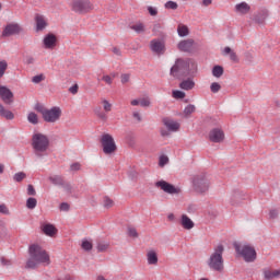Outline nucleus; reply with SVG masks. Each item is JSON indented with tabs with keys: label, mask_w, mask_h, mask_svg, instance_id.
<instances>
[{
	"label": "nucleus",
	"mask_w": 280,
	"mask_h": 280,
	"mask_svg": "<svg viewBox=\"0 0 280 280\" xmlns=\"http://www.w3.org/2000/svg\"><path fill=\"white\" fill-rule=\"evenodd\" d=\"M28 261H26V268L35 269L39 265H49V255L38 244H32L28 247Z\"/></svg>",
	"instance_id": "1"
},
{
	"label": "nucleus",
	"mask_w": 280,
	"mask_h": 280,
	"mask_svg": "<svg viewBox=\"0 0 280 280\" xmlns=\"http://www.w3.org/2000/svg\"><path fill=\"white\" fill-rule=\"evenodd\" d=\"M224 246L222 244H218L213 248L212 255H210L207 260V266H209L210 270L222 272L224 270Z\"/></svg>",
	"instance_id": "2"
},
{
	"label": "nucleus",
	"mask_w": 280,
	"mask_h": 280,
	"mask_svg": "<svg viewBox=\"0 0 280 280\" xmlns=\"http://www.w3.org/2000/svg\"><path fill=\"white\" fill-rule=\"evenodd\" d=\"M31 145L36 156H45L49 150V137L44 133L36 132L32 136Z\"/></svg>",
	"instance_id": "3"
},
{
	"label": "nucleus",
	"mask_w": 280,
	"mask_h": 280,
	"mask_svg": "<svg viewBox=\"0 0 280 280\" xmlns=\"http://www.w3.org/2000/svg\"><path fill=\"white\" fill-rule=\"evenodd\" d=\"M190 74L189 60L183 58L176 59L174 66L171 68V75L176 78V80H183V78H189Z\"/></svg>",
	"instance_id": "4"
},
{
	"label": "nucleus",
	"mask_w": 280,
	"mask_h": 280,
	"mask_svg": "<svg viewBox=\"0 0 280 280\" xmlns=\"http://www.w3.org/2000/svg\"><path fill=\"white\" fill-rule=\"evenodd\" d=\"M235 253L238 254V256H242L243 260L247 264L255 262L256 260V250L253 246H249L248 244H234Z\"/></svg>",
	"instance_id": "5"
},
{
	"label": "nucleus",
	"mask_w": 280,
	"mask_h": 280,
	"mask_svg": "<svg viewBox=\"0 0 280 280\" xmlns=\"http://www.w3.org/2000/svg\"><path fill=\"white\" fill-rule=\"evenodd\" d=\"M70 8L75 14H89L93 10V3L90 0H72Z\"/></svg>",
	"instance_id": "6"
},
{
	"label": "nucleus",
	"mask_w": 280,
	"mask_h": 280,
	"mask_svg": "<svg viewBox=\"0 0 280 280\" xmlns=\"http://www.w3.org/2000/svg\"><path fill=\"white\" fill-rule=\"evenodd\" d=\"M101 145L103 148L104 154H115V152H117L115 138H113L109 133H104L101 137Z\"/></svg>",
	"instance_id": "7"
},
{
	"label": "nucleus",
	"mask_w": 280,
	"mask_h": 280,
	"mask_svg": "<svg viewBox=\"0 0 280 280\" xmlns=\"http://www.w3.org/2000/svg\"><path fill=\"white\" fill-rule=\"evenodd\" d=\"M209 187H210V182L209 179H207V177L197 176L192 178V189H195L197 194H200V195L206 194V191L209 190Z\"/></svg>",
	"instance_id": "8"
},
{
	"label": "nucleus",
	"mask_w": 280,
	"mask_h": 280,
	"mask_svg": "<svg viewBox=\"0 0 280 280\" xmlns=\"http://www.w3.org/2000/svg\"><path fill=\"white\" fill-rule=\"evenodd\" d=\"M60 117H62V109H60V107L58 106H55L46 110V113L43 116V119L47 124H56V121H60Z\"/></svg>",
	"instance_id": "9"
},
{
	"label": "nucleus",
	"mask_w": 280,
	"mask_h": 280,
	"mask_svg": "<svg viewBox=\"0 0 280 280\" xmlns=\"http://www.w3.org/2000/svg\"><path fill=\"white\" fill-rule=\"evenodd\" d=\"M155 187L160 188L167 195H176L177 196V195L182 194V189L179 187H176L165 180L156 182Z\"/></svg>",
	"instance_id": "10"
},
{
	"label": "nucleus",
	"mask_w": 280,
	"mask_h": 280,
	"mask_svg": "<svg viewBox=\"0 0 280 280\" xmlns=\"http://www.w3.org/2000/svg\"><path fill=\"white\" fill-rule=\"evenodd\" d=\"M19 34H23V28L19 23L7 24L2 32L3 38H8L10 36H19Z\"/></svg>",
	"instance_id": "11"
},
{
	"label": "nucleus",
	"mask_w": 280,
	"mask_h": 280,
	"mask_svg": "<svg viewBox=\"0 0 280 280\" xmlns=\"http://www.w3.org/2000/svg\"><path fill=\"white\" fill-rule=\"evenodd\" d=\"M0 100L8 106L14 103V93L5 85H0Z\"/></svg>",
	"instance_id": "12"
},
{
	"label": "nucleus",
	"mask_w": 280,
	"mask_h": 280,
	"mask_svg": "<svg viewBox=\"0 0 280 280\" xmlns=\"http://www.w3.org/2000/svg\"><path fill=\"white\" fill-rule=\"evenodd\" d=\"M189 75L190 77L184 79L179 83V89H182V91H194V89L196 88V81H194V78H196V71L190 72Z\"/></svg>",
	"instance_id": "13"
},
{
	"label": "nucleus",
	"mask_w": 280,
	"mask_h": 280,
	"mask_svg": "<svg viewBox=\"0 0 280 280\" xmlns=\"http://www.w3.org/2000/svg\"><path fill=\"white\" fill-rule=\"evenodd\" d=\"M208 139L212 143H222L224 141V131L220 128H213L210 130Z\"/></svg>",
	"instance_id": "14"
},
{
	"label": "nucleus",
	"mask_w": 280,
	"mask_h": 280,
	"mask_svg": "<svg viewBox=\"0 0 280 280\" xmlns=\"http://www.w3.org/2000/svg\"><path fill=\"white\" fill-rule=\"evenodd\" d=\"M150 49L151 51H153V54L162 56L163 54H165V43L161 39H153L150 43Z\"/></svg>",
	"instance_id": "15"
},
{
	"label": "nucleus",
	"mask_w": 280,
	"mask_h": 280,
	"mask_svg": "<svg viewBox=\"0 0 280 280\" xmlns=\"http://www.w3.org/2000/svg\"><path fill=\"white\" fill-rule=\"evenodd\" d=\"M269 16L268 9H261L253 15V21L256 25H266V19Z\"/></svg>",
	"instance_id": "16"
},
{
	"label": "nucleus",
	"mask_w": 280,
	"mask_h": 280,
	"mask_svg": "<svg viewBox=\"0 0 280 280\" xmlns=\"http://www.w3.org/2000/svg\"><path fill=\"white\" fill-rule=\"evenodd\" d=\"M57 43H58V37H56V35L52 33H48L43 39L45 49H54Z\"/></svg>",
	"instance_id": "17"
},
{
	"label": "nucleus",
	"mask_w": 280,
	"mask_h": 280,
	"mask_svg": "<svg viewBox=\"0 0 280 280\" xmlns=\"http://www.w3.org/2000/svg\"><path fill=\"white\" fill-rule=\"evenodd\" d=\"M50 183L57 187H61L65 189V191L70 192L71 191V185L68 182H65L62 177L60 176H54L49 177Z\"/></svg>",
	"instance_id": "18"
},
{
	"label": "nucleus",
	"mask_w": 280,
	"mask_h": 280,
	"mask_svg": "<svg viewBox=\"0 0 280 280\" xmlns=\"http://www.w3.org/2000/svg\"><path fill=\"white\" fill-rule=\"evenodd\" d=\"M234 12L240 16H246V14H250V4L248 2L237 3L234 7Z\"/></svg>",
	"instance_id": "19"
},
{
	"label": "nucleus",
	"mask_w": 280,
	"mask_h": 280,
	"mask_svg": "<svg viewBox=\"0 0 280 280\" xmlns=\"http://www.w3.org/2000/svg\"><path fill=\"white\" fill-rule=\"evenodd\" d=\"M177 48L179 51L189 54L194 50V39H184L178 43Z\"/></svg>",
	"instance_id": "20"
},
{
	"label": "nucleus",
	"mask_w": 280,
	"mask_h": 280,
	"mask_svg": "<svg viewBox=\"0 0 280 280\" xmlns=\"http://www.w3.org/2000/svg\"><path fill=\"white\" fill-rule=\"evenodd\" d=\"M163 124L167 128V130H170L171 132H176L180 128V124H178L177 121H174L171 118H163Z\"/></svg>",
	"instance_id": "21"
},
{
	"label": "nucleus",
	"mask_w": 280,
	"mask_h": 280,
	"mask_svg": "<svg viewBox=\"0 0 280 280\" xmlns=\"http://www.w3.org/2000/svg\"><path fill=\"white\" fill-rule=\"evenodd\" d=\"M35 23H36V32H43V30L47 27V20H45L44 15L36 14Z\"/></svg>",
	"instance_id": "22"
},
{
	"label": "nucleus",
	"mask_w": 280,
	"mask_h": 280,
	"mask_svg": "<svg viewBox=\"0 0 280 280\" xmlns=\"http://www.w3.org/2000/svg\"><path fill=\"white\" fill-rule=\"evenodd\" d=\"M244 200V194L241 190H234L231 194L230 202L232 206H237Z\"/></svg>",
	"instance_id": "23"
},
{
	"label": "nucleus",
	"mask_w": 280,
	"mask_h": 280,
	"mask_svg": "<svg viewBox=\"0 0 280 280\" xmlns=\"http://www.w3.org/2000/svg\"><path fill=\"white\" fill-rule=\"evenodd\" d=\"M180 225L186 230L189 231L195 228V222L187 214H182Z\"/></svg>",
	"instance_id": "24"
},
{
	"label": "nucleus",
	"mask_w": 280,
	"mask_h": 280,
	"mask_svg": "<svg viewBox=\"0 0 280 280\" xmlns=\"http://www.w3.org/2000/svg\"><path fill=\"white\" fill-rule=\"evenodd\" d=\"M0 117H3L4 119L12 120L14 119V113H12L10 109H5V106L0 103Z\"/></svg>",
	"instance_id": "25"
},
{
	"label": "nucleus",
	"mask_w": 280,
	"mask_h": 280,
	"mask_svg": "<svg viewBox=\"0 0 280 280\" xmlns=\"http://www.w3.org/2000/svg\"><path fill=\"white\" fill-rule=\"evenodd\" d=\"M223 56H230V60H232V62H240L237 54L229 46L223 49Z\"/></svg>",
	"instance_id": "26"
},
{
	"label": "nucleus",
	"mask_w": 280,
	"mask_h": 280,
	"mask_svg": "<svg viewBox=\"0 0 280 280\" xmlns=\"http://www.w3.org/2000/svg\"><path fill=\"white\" fill-rule=\"evenodd\" d=\"M147 262L150 266H155L156 264H159V256H156L155 252L150 250L149 253H147Z\"/></svg>",
	"instance_id": "27"
},
{
	"label": "nucleus",
	"mask_w": 280,
	"mask_h": 280,
	"mask_svg": "<svg viewBox=\"0 0 280 280\" xmlns=\"http://www.w3.org/2000/svg\"><path fill=\"white\" fill-rule=\"evenodd\" d=\"M43 233L46 234V236L52 237L54 235H56V226H54L52 224H44Z\"/></svg>",
	"instance_id": "28"
},
{
	"label": "nucleus",
	"mask_w": 280,
	"mask_h": 280,
	"mask_svg": "<svg viewBox=\"0 0 280 280\" xmlns=\"http://www.w3.org/2000/svg\"><path fill=\"white\" fill-rule=\"evenodd\" d=\"M264 278H266V280H272L275 278H280V269L278 270H266L264 271Z\"/></svg>",
	"instance_id": "29"
},
{
	"label": "nucleus",
	"mask_w": 280,
	"mask_h": 280,
	"mask_svg": "<svg viewBox=\"0 0 280 280\" xmlns=\"http://www.w3.org/2000/svg\"><path fill=\"white\" fill-rule=\"evenodd\" d=\"M212 75L214 78H222L224 75V68L222 66H214L212 68Z\"/></svg>",
	"instance_id": "30"
},
{
	"label": "nucleus",
	"mask_w": 280,
	"mask_h": 280,
	"mask_svg": "<svg viewBox=\"0 0 280 280\" xmlns=\"http://www.w3.org/2000/svg\"><path fill=\"white\" fill-rule=\"evenodd\" d=\"M177 34L182 37L189 36V27H187V25L179 24L177 27Z\"/></svg>",
	"instance_id": "31"
},
{
	"label": "nucleus",
	"mask_w": 280,
	"mask_h": 280,
	"mask_svg": "<svg viewBox=\"0 0 280 280\" xmlns=\"http://www.w3.org/2000/svg\"><path fill=\"white\" fill-rule=\"evenodd\" d=\"M27 121L28 124H32L33 126H37L38 124V114L31 112L27 115Z\"/></svg>",
	"instance_id": "32"
},
{
	"label": "nucleus",
	"mask_w": 280,
	"mask_h": 280,
	"mask_svg": "<svg viewBox=\"0 0 280 280\" xmlns=\"http://www.w3.org/2000/svg\"><path fill=\"white\" fill-rule=\"evenodd\" d=\"M192 113H196V105H187L184 109V117H191Z\"/></svg>",
	"instance_id": "33"
},
{
	"label": "nucleus",
	"mask_w": 280,
	"mask_h": 280,
	"mask_svg": "<svg viewBox=\"0 0 280 280\" xmlns=\"http://www.w3.org/2000/svg\"><path fill=\"white\" fill-rule=\"evenodd\" d=\"M94 114L98 117V119H102V121H106L108 119V116L102 112V107H95Z\"/></svg>",
	"instance_id": "34"
},
{
	"label": "nucleus",
	"mask_w": 280,
	"mask_h": 280,
	"mask_svg": "<svg viewBox=\"0 0 280 280\" xmlns=\"http://www.w3.org/2000/svg\"><path fill=\"white\" fill-rule=\"evenodd\" d=\"M130 30H133V32H136L137 34H143V32H145V26L143 25V23H139L136 25H131Z\"/></svg>",
	"instance_id": "35"
},
{
	"label": "nucleus",
	"mask_w": 280,
	"mask_h": 280,
	"mask_svg": "<svg viewBox=\"0 0 280 280\" xmlns=\"http://www.w3.org/2000/svg\"><path fill=\"white\" fill-rule=\"evenodd\" d=\"M34 110H36L37 113H39L42 115V117H44L45 113H47V108L45 105L40 104V103H36L34 106Z\"/></svg>",
	"instance_id": "36"
},
{
	"label": "nucleus",
	"mask_w": 280,
	"mask_h": 280,
	"mask_svg": "<svg viewBox=\"0 0 280 280\" xmlns=\"http://www.w3.org/2000/svg\"><path fill=\"white\" fill-rule=\"evenodd\" d=\"M37 201L34 197L26 199V209L34 210L36 208Z\"/></svg>",
	"instance_id": "37"
},
{
	"label": "nucleus",
	"mask_w": 280,
	"mask_h": 280,
	"mask_svg": "<svg viewBox=\"0 0 280 280\" xmlns=\"http://www.w3.org/2000/svg\"><path fill=\"white\" fill-rule=\"evenodd\" d=\"M5 71H8V61L0 60V79L5 75Z\"/></svg>",
	"instance_id": "38"
},
{
	"label": "nucleus",
	"mask_w": 280,
	"mask_h": 280,
	"mask_svg": "<svg viewBox=\"0 0 280 280\" xmlns=\"http://www.w3.org/2000/svg\"><path fill=\"white\" fill-rule=\"evenodd\" d=\"M162 30H163V25H162L161 23H155V24L153 25L152 32H154V34H155L156 36H163Z\"/></svg>",
	"instance_id": "39"
},
{
	"label": "nucleus",
	"mask_w": 280,
	"mask_h": 280,
	"mask_svg": "<svg viewBox=\"0 0 280 280\" xmlns=\"http://www.w3.org/2000/svg\"><path fill=\"white\" fill-rule=\"evenodd\" d=\"M107 248H109V244L105 242H98V244L96 245V249L98 250V253H104L107 250Z\"/></svg>",
	"instance_id": "40"
},
{
	"label": "nucleus",
	"mask_w": 280,
	"mask_h": 280,
	"mask_svg": "<svg viewBox=\"0 0 280 280\" xmlns=\"http://www.w3.org/2000/svg\"><path fill=\"white\" fill-rule=\"evenodd\" d=\"M221 89H222V85H220V83L218 82H213L210 85L211 93H220Z\"/></svg>",
	"instance_id": "41"
},
{
	"label": "nucleus",
	"mask_w": 280,
	"mask_h": 280,
	"mask_svg": "<svg viewBox=\"0 0 280 280\" xmlns=\"http://www.w3.org/2000/svg\"><path fill=\"white\" fill-rule=\"evenodd\" d=\"M82 249L85 252H91L93 248V245L91 242H89L88 240H83L82 245H81Z\"/></svg>",
	"instance_id": "42"
},
{
	"label": "nucleus",
	"mask_w": 280,
	"mask_h": 280,
	"mask_svg": "<svg viewBox=\"0 0 280 280\" xmlns=\"http://www.w3.org/2000/svg\"><path fill=\"white\" fill-rule=\"evenodd\" d=\"M167 163H170V158H167V155H161L159 159L160 167H165V165H167Z\"/></svg>",
	"instance_id": "43"
},
{
	"label": "nucleus",
	"mask_w": 280,
	"mask_h": 280,
	"mask_svg": "<svg viewBox=\"0 0 280 280\" xmlns=\"http://www.w3.org/2000/svg\"><path fill=\"white\" fill-rule=\"evenodd\" d=\"M185 92L180 90L173 91V97H175V100H185Z\"/></svg>",
	"instance_id": "44"
},
{
	"label": "nucleus",
	"mask_w": 280,
	"mask_h": 280,
	"mask_svg": "<svg viewBox=\"0 0 280 280\" xmlns=\"http://www.w3.org/2000/svg\"><path fill=\"white\" fill-rule=\"evenodd\" d=\"M102 102L105 113H110L113 110V104H110V102H108L107 100H103Z\"/></svg>",
	"instance_id": "45"
},
{
	"label": "nucleus",
	"mask_w": 280,
	"mask_h": 280,
	"mask_svg": "<svg viewBox=\"0 0 280 280\" xmlns=\"http://www.w3.org/2000/svg\"><path fill=\"white\" fill-rule=\"evenodd\" d=\"M164 7L166 10H178V3L174 1H167Z\"/></svg>",
	"instance_id": "46"
},
{
	"label": "nucleus",
	"mask_w": 280,
	"mask_h": 280,
	"mask_svg": "<svg viewBox=\"0 0 280 280\" xmlns=\"http://www.w3.org/2000/svg\"><path fill=\"white\" fill-rule=\"evenodd\" d=\"M128 236L131 237V238H138L139 234H138V232L136 231L135 228L129 226L128 228Z\"/></svg>",
	"instance_id": "47"
},
{
	"label": "nucleus",
	"mask_w": 280,
	"mask_h": 280,
	"mask_svg": "<svg viewBox=\"0 0 280 280\" xmlns=\"http://www.w3.org/2000/svg\"><path fill=\"white\" fill-rule=\"evenodd\" d=\"M43 80H45V74H37L32 78V82L34 84H40V82H43Z\"/></svg>",
	"instance_id": "48"
},
{
	"label": "nucleus",
	"mask_w": 280,
	"mask_h": 280,
	"mask_svg": "<svg viewBox=\"0 0 280 280\" xmlns=\"http://www.w3.org/2000/svg\"><path fill=\"white\" fill-rule=\"evenodd\" d=\"M120 82L121 84H128L130 82V73H122L120 75Z\"/></svg>",
	"instance_id": "49"
},
{
	"label": "nucleus",
	"mask_w": 280,
	"mask_h": 280,
	"mask_svg": "<svg viewBox=\"0 0 280 280\" xmlns=\"http://www.w3.org/2000/svg\"><path fill=\"white\" fill-rule=\"evenodd\" d=\"M114 206L113 199H109V197H104V208L109 209Z\"/></svg>",
	"instance_id": "50"
},
{
	"label": "nucleus",
	"mask_w": 280,
	"mask_h": 280,
	"mask_svg": "<svg viewBox=\"0 0 280 280\" xmlns=\"http://www.w3.org/2000/svg\"><path fill=\"white\" fill-rule=\"evenodd\" d=\"M186 211L188 212V214H195L196 211H198V207L196 205H188Z\"/></svg>",
	"instance_id": "51"
},
{
	"label": "nucleus",
	"mask_w": 280,
	"mask_h": 280,
	"mask_svg": "<svg viewBox=\"0 0 280 280\" xmlns=\"http://www.w3.org/2000/svg\"><path fill=\"white\" fill-rule=\"evenodd\" d=\"M278 214H279V211L277 209H271L268 212V218L271 219V220H275V219L278 218Z\"/></svg>",
	"instance_id": "52"
},
{
	"label": "nucleus",
	"mask_w": 280,
	"mask_h": 280,
	"mask_svg": "<svg viewBox=\"0 0 280 280\" xmlns=\"http://www.w3.org/2000/svg\"><path fill=\"white\" fill-rule=\"evenodd\" d=\"M150 104V98H140V106H142V108H148Z\"/></svg>",
	"instance_id": "53"
},
{
	"label": "nucleus",
	"mask_w": 280,
	"mask_h": 280,
	"mask_svg": "<svg viewBox=\"0 0 280 280\" xmlns=\"http://www.w3.org/2000/svg\"><path fill=\"white\" fill-rule=\"evenodd\" d=\"M1 266L10 267L12 265L11 260L5 257H0Z\"/></svg>",
	"instance_id": "54"
},
{
	"label": "nucleus",
	"mask_w": 280,
	"mask_h": 280,
	"mask_svg": "<svg viewBox=\"0 0 280 280\" xmlns=\"http://www.w3.org/2000/svg\"><path fill=\"white\" fill-rule=\"evenodd\" d=\"M102 80L105 84H108L110 86V84H113V77L106 74L102 77Z\"/></svg>",
	"instance_id": "55"
},
{
	"label": "nucleus",
	"mask_w": 280,
	"mask_h": 280,
	"mask_svg": "<svg viewBox=\"0 0 280 280\" xmlns=\"http://www.w3.org/2000/svg\"><path fill=\"white\" fill-rule=\"evenodd\" d=\"M26 195H28V196H35L36 195V191H35V188H34L33 185H28L26 187Z\"/></svg>",
	"instance_id": "56"
},
{
	"label": "nucleus",
	"mask_w": 280,
	"mask_h": 280,
	"mask_svg": "<svg viewBox=\"0 0 280 280\" xmlns=\"http://www.w3.org/2000/svg\"><path fill=\"white\" fill-rule=\"evenodd\" d=\"M148 12L151 16H156V14H159V9L154 7H148Z\"/></svg>",
	"instance_id": "57"
},
{
	"label": "nucleus",
	"mask_w": 280,
	"mask_h": 280,
	"mask_svg": "<svg viewBox=\"0 0 280 280\" xmlns=\"http://www.w3.org/2000/svg\"><path fill=\"white\" fill-rule=\"evenodd\" d=\"M0 213H2L4 215H10V210L8 209V207L5 205H0Z\"/></svg>",
	"instance_id": "58"
},
{
	"label": "nucleus",
	"mask_w": 280,
	"mask_h": 280,
	"mask_svg": "<svg viewBox=\"0 0 280 280\" xmlns=\"http://www.w3.org/2000/svg\"><path fill=\"white\" fill-rule=\"evenodd\" d=\"M81 167H82V165L77 162V163L71 164L70 170H71V172H79V170Z\"/></svg>",
	"instance_id": "59"
},
{
	"label": "nucleus",
	"mask_w": 280,
	"mask_h": 280,
	"mask_svg": "<svg viewBox=\"0 0 280 280\" xmlns=\"http://www.w3.org/2000/svg\"><path fill=\"white\" fill-rule=\"evenodd\" d=\"M60 211H70V205L67 202L60 203Z\"/></svg>",
	"instance_id": "60"
},
{
	"label": "nucleus",
	"mask_w": 280,
	"mask_h": 280,
	"mask_svg": "<svg viewBox=\"0 0 280 280\" xmlns=\"http://www.w3.org/2000/svg\"><path fill=\"white\" fill-rule=\"evenodd\" d=\"M126 140L128 141V143L130 145H132V143H135V135L128 133L127 137H126Z\"/></svg>",
	"instance_id": "61"
},
{
	"label": "nucleus",
	"mask_w": 280,
	"mask_h": 280,
	"mask_svg": "<svg viewBox=\"0 0 280 280\" xmlns=\"http://www.w3.org/2000/svg\"><path fill=\"white\" fill-rule=\"evenodd\" d=\"M78 89H80L78 84H74L69 89V91L72 93V95H75L78 94Z\"/></svg>",
	"instance_id": "62"
},
{
	"label": "nucleus",
	"mask_w": 280,
	"mask_h": 280,
	"mask_svg": "<svg viewBox=\"0 0 280 280\" xmlns=\"http://www.w3.org/2000/svg\"><path fill=\"white\" fill-rule=\"evenodd\" d=\"M35 60L33 56H26V65H34Z\"/></svg>",
	"instance_id": "63"
},
{
	"label": "nucleus",
	"mask_w": 280,
	"mask_h": 280,
	"mask_svg": "<svg viewBox=\"0 0 280 280\" xmlns=\"http://www.w3.org/2000/svg\"><path fill=\"white\" fill-rule=\"evenodd\" d=\"M113 54H115V56H121V49L117 48V47H114L112 49Z\"/></svg>",
	"instance_id": "64"
}]
</instances>
